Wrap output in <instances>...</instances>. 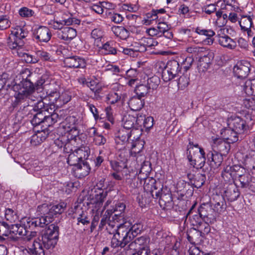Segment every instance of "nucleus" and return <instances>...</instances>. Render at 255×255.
Listing matches in <instances>:
<instances>
[{
    "label": "nucleus",
    "instance_id": "obj_1",
    "mask_svg": "<svg viewBox=\"0 0 255 255\" xmlns=\"http://www.w3.org/2000/svg\"><path fill=\"white\" fill-rule=\"evenodd\" d=\"M22 79L20 83H16L12 87L15 94V100L11 105L14 109L19 107L16 113L17 117L20 118L21 120L24 118L29 120L32 118V115L34 113L33 105L29 102L30 99L32 100L29 93L33 90L34 85L27 77L24 79L22 75Z\"/></svg>",
    "mask_w": 255,
    "mask_h": 255
},
{
    "label": "nucleus",
    "instance_id": "obj_2",
    "mask_svg": "<svg viewBox=\"0 0 255 255\" xmlns=\"http://www.w3.org/2000/svg\"><path fill=\"white\" fill-rule=\"evenodd\" d=\"M28 34V31L24 27L16 26L11 28L10 33L6 39L7 46L10 49L15 51L26 63H36L39 61L38 58L28 53L19 52L24 48Z\"/></svg>",
    "mask_w": 255,
    "mask_h": 255
},
{
    "label": "nucleus",
    "instance_id": "obj_3",
    "mask_svg": "<svg viewBox=\"0 0 255 255\" xmlns=\"http://www.w3.org/2000/svg\"><path fill=\"white\" fill-rule=\"evenodd\" d=\"M142 225L136 223L133 225L129 221L121 224L118 227L116 233L111 240V246L114 248H124L142 230Z\"/></svg>",
    "mask_w": 255,
    "mask_h": 255
},
{
    "label": "nucleus",
    "instance_id": "obj_4",
    "mask_svg": "<svg viewBox=\"0 0 255 255\" xmlns=\"http://www.w3.org/2000/svg\"><path fill=\"white\" fill-rule=\"evenodd\" d=\"M187 158L194 167L197 169L202 168L205 165L206 157L204 149L198 144H193L189 142L187 150Z\"/></svg>",
    "mask_w": 255,
    "mask_h": 255
},
{
    "label": "nucleus",
    "instance_id": "obj_5",
    "mask_svg": "<svg viewBox=\"0 0 255 255\" xmlns=\"http://www.w3.org/2000/svg\"><path fill=\"white\" fill-rule=\"evenodd\" d=\"M59 236V227L54 225H50L41 236V241L46 248L49 249L54 248L57 244Z\"/></svg>",
    "mask_w": 255,
    "mask_h": 255
},
{
    "label": "nucleus",
    "instance_id": "obj_6",
    "mask_svg": "<svg viewBox=\"0 0 255 255\" xmlns=\"http://www.w3.org/2000/svg\"><path fill=\"white\" fill-rule=\"evenodd\" d=\"M150 242V238L146 236H143L137 238L135 240L128 245L127 248L131 250L132 251H137V252H140L143 253V252H146V254L148 255L149 252V243Z\"/></svg>",
    "mask_w": 255,
    "mask_h": 255
},
{
    "label": "nucleus",
    "instance_id": "obj_7",
    "mask_svg": "<svg viewBox=\"0 0 255 255\" xmlns=\"http://www.w3.org/2000/svg\"><path fill=\"white\" fill-rule=\"evenodd\" d=\"M26 229L32 231L37 227H44L50 223V218L40 216L36 218H25L21 221Z\"/></svg>",
    "mask_w": 255,
    "mask_h": 255
},
{
    "label": "nucleus",
    "instance_id": "obj_8",
    "mask_svg": "<svg viewBox=\"0 0 255 255\" xmlns=\"http://www.w3.org/2000/svg\"><path fill=\"white\" fill-rule=\"evenodd\" d=\"M228 125L231 128L236 132L244 134L247 132L249 129V126L246 121L239 117H231L228 120Z\"/></svg>",
    "mask_w": 255,
    "mask_h": 255
},
{
    "label": "nucleus",
    "instance_id": "obj_9",
    "mask_svg": "<svg viewBox=\"0 0 255 255\" xmlns=\"http://www.w3.org/2000/svg\"><path fill=\"white\" fill-rule=\"evenodd\" d=\"M51 36L50 30L46 26H41L33 30V38L37 43H47Z\"/></svg>",
    "mask_w": 255,
    "mask_h": 255
},
{
    "label": "nucleus",
    "instance_id": "obj_10",
    "mask_svg": "<svg viewBox=\"0 0 255 255\" xmlns=\"http://www.w3.org/2000/svg\"><path fill=\"white\" fill-rule=\"evenodd\" d=\"M49 96L51 98L50 101L53 105L57 107L62 106L71 100V96L67 91H63L61 93L56 91L52 92L49 93Z\"/></svg>",
    "mask_w": 255,
    "mask_h": 255
},
{
    "label": "nucleus",
    "instance_id": "obj_11",
    "mask_svg": "<svg viewBox=\"0 0 255 255\" xmlns=\"http://www.w3.org/2000/svg\"><path fill=\"white\" fill-rule=\"evenodd\" d=\"M50 99H51V98L49 94L47 97L38 100L36 104H34V105H33L34 113L41 112L43 113L46 114V112H48L49 114H51L55 106L53 105L51 101L49 103H47L48 101H50Z\"/></svg>",
    "mask_w": 255,
    "mask_h": 255
},
{
    "label": "nucleus",
    "instance_id": "obj_12",
    "mask_svg": "<svg viewBox=\"0 0 255 255\" xmlns=\"http://www.w3.org/2000/svg\"><path fill=\"white\" fill-rule=\"evenodd\" d=\"M64 25H79L81 21L78 18L73 17V14L68 11H62L55 14Z\"/></svg>",
    "mask_w": 255,
    "mask_h": 255
},
{
    "label": "nucleus",
    "instance_id": "obj_13",
    "mask_svg": "<svg viewBox=\"0 0 255 255\" xmlns=\"http://www.w3.org/2000/svg\"><path fill=\"white\" fill-rule=\"evenodd\" d=\"M250 63L247 61L238 62L233 69L235 76L238 78L247 77L250 71Z\"/></svg>",
    "mask_w": 255,
    "mask_h": 255
},
{
    "label": "nucleus",
    "instance_id": "obj_14",
    "mask_svg": "<svg viewBox=\"0 0 255 255\" xmlns=\"http://www.w3.org/2000/svg\"><path fill=\"white\" fill-rule=\"evenodd\" d=\"M97 46L99 47L100 51L104 55H116L118 51H121L119 48V43L113 40L107 41L101 46L97 45Z\"/></svg>",
    "mask_w": 255,
    "mask_h": 255
},
{
    "label": "nucleus",
    "instance_id": "obj_15",
    "mask_svg": "<svg viewBox=\"0 0 255 255\" xmlns=\"http://www.w3.org/2000/svg\"><path fill=\"white\" fill-rule=\"evenodd\" d=\"M198 213L204 221L211 222L215 219V210L209 203L202 204L198 209Z\"/></svg>",
    "mask_w": 255,
    "mask_h": 255
},
{
    "label": "nucleus",
    "instance_id": "obj_16",
    "mask_svg": "<svg viewBox=\"0 0 255 255\" xmlns=\"http://www.w3.org/2000/svg\"><path fill=\"white\" fill-rule=\"evenodd\" d=\"M66 66L69 68H85L87 65L86 60L78 56L67 57L64 61Z\"/></svg>",
    "mask_w": 255,
    "mask_h": 255
},
{
    "label": "nucleus",
    "instance_id": "obj_17",
    "mask_svg": "<svg viewBox=\"0 0 255 255\" xmlns=\"http://www.w3.org/2000/svg\"><path fill=\"white\" fill-rule=\"evenodd\" d=\"M207 162L211 167L216 168L219 167L223 161V157L221 153L213 150L207 154Z\"/></svg>",
    "mask_w": 255,
    "mask_h": 255
},
{
    "label": "nucleus",
    "instance_id": "obj_18",
    "mask_svg": "<svg viewBox=\"0 0 255 255\" xmlns=\"http://www.w3.org/2000/svg\"><path fill=\"white\" fill-rule=\"evenodd\" d=\"M73 218L77 219V225L82 224L83 225H87L90 223L87 213L83 211L79 206H76L74 208Z\"/></svg>",
    "mask_w": 255,
    "mask_h": 255
},
{
    "label": "nucleus",
    "instance_id": "obj_19",
    "mask_svg": "<svg viewBox=\"0 0 255 255\" xmlns=\"http://www.w3.org/2000/svg\"><path fill=\"white\" fill-rule=\"evenodd\" d=\"M140 119L139 117L136 118L131 115L126 116L123 118V127L124 129H131L129 132L132 133L134 130L138 129L137 126L135 125V123L137 125L139 124Z\"/></svg>",
    "mask_w": 255,
    "mask_h": 255
},
{
    "label": "nucleus",
    "instance_id": "obj_20",
    "mask_svg": "<svg viewBox=\"0 0 255 255\" xmlns=\"http://www.w3.org/2000/svg\"><path fill=\"white\" fill-rule=\"evenodd\" d=\"M28 248L31 255H45L46 248L39 237L34 239L32 244L28 246Z\"/></svg>",
    "mask_w": 255,
    "mask_h": 255
},
{
    "label": "nucleus",
    "instance_id": "obj_21",
    "mask_svg": "<svg viewBox=\"0 0 255 255\" xmlns=\"http://www.w3.org/2000/svg\"><path fill=\"white\" fill-rule=\"evenodd\" d=\"M77 36L76 29L71 27H64L58 32V36L61 40L70 42Z\"/></svg>",
    "mask_w": 255,
    "mask_h": 255
},
{
    "label": "nucleus",
    "instance_id": "obj_22",
    "mask_svg": "<svg viewBox=\"0 0 255 255\" xmlns=\"http://www.w3.org/2000/svg\"><path fill=\"white\" fill-rule=\"evenodd\" d=\"M90 165L86 161H81L74 167L76 176L82 178L88 175L90 171Z\"/></svg>",
    "mask_w": 255,
    "mask_h": 255
},
{
    "label": "nucleus",
    "instance_id": "obj_23",
    "mask_svg": "<svg viewBox=\"0 0 255 255\" xmlns=\"http://www.w3.org/2000/svg\"><path fill=\"white\" fill-rule=\"evenodd\" d=\"M107 195V192L104 191L95 195L94 198H93L90 202V204L94 205L93 211L97 210L98 212L99 210H102V209L104 207H103V202Z\"/></svg>",
    "mask_w": 255,
    "mask_h": 255
},
{
    "label": "nucleus",
    "instance_id": "obj_24",
    "mask_svg": "<svg viewBox=\"0 0 255 255\" xmlns=\"http://www.w3.org/2000/svg\"><path fill=\"white\" fill-rule=\"evenodd\" d=\"M144 103V99L137 96L130 98L128 102L129 107L134 111H140L143 108Z\"/></svg>",
    "mask_w": 255,
    "mask_h": 255
},
{
    "label": "nucleus",
    "instance_id": "obj_25",
    "mask_svg": "<svg viewBox=\"0 0 255 255\" xmlns=\"http://www.w3.org/2000/svg\"><path fill=\"white\" fill-rule=\"evenodd\" d=\"M213 57L212 54L209 53L200 58L198 64L199 70L201 71H206L210 67Z\"/></svg>",
    "mask_w": 255,
    "mask_h": 255
},
{
    "label": "nucleus",
    "instance_id": "obj_26",
    "mask_svg": "<svg viewBox=\"0 0 255 255\" xmlns=\"http://www.w3.org/2000/svg\"><path fill=\"white\" fill-rule=\"evenodd\" d=\"M225 196L231 202H233L237 200L240 194L238 188L236 186V185L233 184H230L228 185L227 189L225 191Z\"/></svg>",
    "mask_w": 255,
    "mask_h": 255
},
{
    "label": "nucleus",
    "instance_id": "obj_27",
    "mask_svg": "<svg viewBox=\"0 0 255 255\" xmlns=\"http://www.w3.org/2000/svg\"><path fill=\"white\" fill-rule=\"evenodd\" d=\"M218 42L221 46L229 49H234L237 46L236 42L227 35L219 36Z\"/></svg>",
    "mask_w": 255,
    "mask_h": 255
},
{
    "label": "nucleus",
    "instance_id": "obj_28",
    "mask_svg": "<svg viewBox=\"0 0 255 255\" xmlns=\"http://www.w3.org/2000/svg\"><path fill=\"white\" fill-rule=\"evenodd\" d=\"M48 134L43 130L38 131L32 135L30 138V143L33 146L39 145L47 137Z\"/></svg>",
    "mask_w": 255,
    "mask_h": 255
},
{
    "label": "nucleus",
    "instance_id": "obj_29",
    "mask_svg": "<svg viewBox=\"0 0 255 255\" xmlns=\"http://www.w3.org/2000/svg\"><path fill=\"white\" fill-rule=\"evenodd\" d=\"M222 134L224 139L229 144L236 142L239 140L238 134H239L231 128L225 129Z\"/></svg>",
    "mask_w": 255,
    "mask_h": 255
},
{
    "label": "nucleus",
    "instance_id": "obj_30",
    "mask_svg": "<svg viewBox=\"0 0 255 255\" xmlns=\"http://www.w3.org/2000/svg\"><path fill=\"white\" fill-rule=\"evenodd\" d=\"M65 207L66 205L64 202L60 203L58 204L54 205L52 206L50 205V215H47L46 216L43 217L50 218L51 223L52 221L53 216L54 215H56L57 214H61L64 211Z\"/></svg>",
    "mask_w": 255,
    "mask_h": 255
},
{
    "label": "nucleus",
    "instance_id": "obj_31",
    "mask_svg": "<svg viewBox=\"0 0 255 255\" xmlns=\"http://www.w3.org/2000/svg\"><path fill=\"white\" fill-rule=\"evenodd\" d=\"M253 15H241L240 20L239 21L241 29H248L253 27Z\"/></svg>",
    "mask_w": 255,
    "mask_h": 255
},
{
    "label": "nucleus",
    "instance_id": "obj_32",
    "mask_svg": "<svg viewBox=\"0 0 255 255\" xmlns=\"http://www.w3.org/2000/svg\"><path fill=\"white\" fill-rule=\"evenodd\" d=\"M194 206H192L187 214L186 218L187 219L188 217H189V220L191 225L193 226L196 227L198 228L199 226H201V224H202V223L203 222V221H204V219L199 214H195L191 217L190 216V215L192 212V210L194 208Z\"/></svg>",
    "mask_w": 255,
    "mask_h": 255
},
{
    "label": "nucleus",
    "instance_id": "obj_33",
    "mask_svg": "<svg viewBox=\"0 0 255 255\" xmlns=\"http://www.w3.org/2000/svg\"><path fill=\"white\" fill-rule=\"evenodd\" d=\"M142 182H143V187L144 190L146 192H148L151 191L154 187H156V186L160 185V182H157L156 180L150 177H147L146 178H142Z\"/></svg>",
    "mask_w": 255,
    "mask_h": 255
},
{
    "label": "nucleus",
    "instance_id": "obj_34",
    "mask_svg": "<svg viewBox=\"0 0 255 255\" xmlns=\"http://www.w3.org/2000/svg\"><path fill=\"white\" fill-rule=\"evenodd\" d=\"M112 31L117 37L122 39H126L129 35V31L123 26H114L112 27Z\"/></svg>",
    "mask_w": 255,
    "mask_h": 255
},
{
    "label": "nucleus",
    "instance_id": "obj_35",
    "mask_svg": "<svg viewBox=\"0 0 255 255\" xmlns=\"http://www.w3.org/2000/svg\"><path fill=\"white\" fill-rule=\"evenodd\" d=\"M159 17V15H156V13L154 11V9H153L146 14L145 17L142 20V23L146 25L152 24L154 22L157 23L158 21H160Z\"/></svg>",
    "mask_w": 255,
    "mask_h": 255
},
{
    "label": "nucleus",
    "instance_id": "obj_36",
    "mask_svg": "<svg viewBox=\"0 0 255 255\" xmlns=\"http://www.w3.org/2000/svg\"><path fill=\"white\" fill-rule=\"evenodd\" d=\"M67 121L69 122L73 123V126L69 130V134L71 135L70 139H74L76 140L77 139V137L79 136V130L77 128V127L75 125L77 120L76 118L74 116H70L66 119Z\"/></svg>",
    "mask_w": 255,
    "mask_h": 255
},
{
    "label": "nucleus",
    "instance_id": "obj_37",
    "mask_svg": "<svg viewBox=\"0 0 255 255\" xmlns=\"http://www.w3.org/2000/svg\"><path fill=\"white\" fill-rule=\"evenodd\" d=\"M172 201V198L170 190L167 188H164L162 192H161L160 197L159 199V204L161 205H166L170 204Z\"/></svg>",
    "mask_w": 255,
    "mask_h": 255
},
{
    "label": "nucleus",
    "instance_id": "obj_38",
    "mask_svg": "<svg viewBox=\"0 0 255 255\" xmlns=\"http://www.w3.org/2000/svg\"><path fill=\"white\" fill-rule=\"evenodd\" d=\"M76 155L78 157L81 161H85L89 157L90 150L88 146H81L74 150Z\"/></svg>",
    "mask_w": 255,
    "mask_h": 255
},
{
    "label": "nucleus",
    "instance_id": "obj_39",
    "mask_svg": "<svg viewBox=\"0 0 255 255\" xmlns=\"http://www.w3.org/2000/svg\"><path fill=\"white\" fill-rule=\"evenodd\" d=\"M244 90L247 95L255 96V79L247 80L244 85Z\"/></svg>",
    "mask_w": 255,
    "mask_h": 255
},
{
    "label": "nucleus",
    "instance_id": "obj_40",
    "mask_svg": "<svg viewBox=\"0 0 255 255\" xmlns=\"http://www.w3.org/2000/svg\"><path fill=\"white\" fill-rule=\"evenodd\" d=\"M45 113H43L41 112L33 113L32 115V118L29 119L30 121L31 124L33 126H37L40 124H43V119H44V115Z\"/></svg>",
    "mask_w": 255,
    "mask_h": 255
},
{
    "label": "nucleus",
    "instance_id": "obj_41",
    "mask_svg": "<svg viewBox=\"0 0 255 255\" xmlns=\"http://www.w3.org/2000/svg\"><path fill=\"white\" fill-rule=\"evenodd\" d=\"M86 84L90 90L94 93L96 97L99 96V94L101 92L103 89V87L101 84L95 80H91L90 82H87Z\"/></svg>",
    "mask_w": 255,
    "mask_h": 255
},
{
    "label": "nucleus",
    "instance_id": "obj_42",
    "mask_svg": "<svg viewBox=\"0 0 255 255\" xmlns=\"http://www.w3.org/2000/svg\"><path fill=\"white\" fill-rule=\"evenodd\" d=\"M166 67L168 68V70L174 73L176 76L178 75L181 69L179 62L175 60H172L168 61Z\"/></svg>",
    "mask_w": 255,
    "mask_h": 255
},
{
    "label": "nucleus",
    "instance_id": "obj_43",
    "mask_svg": "<svg viewBox=\"0 0 255 255\" xmlns=\"http://www.w3.org/2000/svg\"><path fill=\"white\" fill-rule=\"evenodd\" d=\"M106 14L108 19L115 23H120L124 20V17L120 13L106 11Z\"/></svg>",
    "mask_w": 255,
    "mask_h": 255
},
{
    "label": "nucleus",
    "instance_id": "obj_44",
    "mask_svg": "<svg viewBox=\"0 0 255 255\" xmlns=\"http://www.w3.org/2000/svg\"><path fill=\"white\" fill-rule=\"evenodd\" d=\"M160 80L159 78L157 76H153L147 80V86L149 90H153L156 89L159 85Z\"/></svg>",
    "mask_w": 255,
    "mask_h": 255
},
{
    "label": "nucleus",
    "instance_id": "obj_45",
    "mask_svg": "<svg viewBox=\"0 0 255 255\" xmlns=\"http://www.w3.org/2000/svg\"><path fill=\"white\" fill-rule=\"evenodd\" d=\"M134 91L137 96L142 98L146 96L150 92L147 85L144 84H140L137 86L134 89Z\"/></svg>",
    "mask_w": 255,
    "mask_h": 255
},
{
    "label": "nucleus",
    "instance_id": "obj_46",
    "mask_svg": "<svg viewBox=\"0 0 255 255\" xmlns=\"http://www.w3.org/2000/svg\"><path fill=\"white\" fill-rule=\"evenodd\" d=\"M222 177L225 182H232L235 176L234 175L232 170L231 166H227L222 172Z\"/></svg>",
    "mask_w": 255,
    "mask_h": 255
},
{
    "label": "nucleus",
    "instance_id": "obj_47",
    "mask_svg": "<svg viewBox=\"0 0 255 255\" xmlns=\"http://www.w3.org/2000/svg\"><path fill=\"white\" fill-rule=\"evenodd\" d=\"M108 205V201H107L106 204L104 205V207L102 209V210H99L98 212L97 210H95L96 211V214L94 216L93 220L92 221L91 225V231L93 232V231L96 228V226L98 225L99 221L100 218V214L105 210L106 206Z\"/></svg>",
    "mask_w": 255,
    "mask_h": 255
},
{
    "label": "nucleus",
    "instance_id": "obj_48",
    "mask_svg": "<svg viewBox=\"0 0 255 255\" xmlns=\"http://www.w3.org/2000/svg\"><path fill=\"white\" fill-rule=\"evenodd\" d=\"M5 218L11 223L15 222L18 219V216L15 211L12 209L7 208L5 210Z\"/></svg>",
    "mask_w": 255,
    "mask_h": 255
},
{
    "label": "nucleus",
    "instance_id": "obj_49",
    "mask_svg": "<svg viewBox=\"0 0 255 255\" xmlns=\"http://www.w3.org/2000/svg\"><path fill=\"white\" fill-rule=\"evenodd\" d=\"M36 55L39 61L40 60L48 61H52L53 60V58L49 53L42 50H37L36 51Z\"/></svg>",
    "mask_w": 255,
    "mask_h": 255
},
{
    "label": "nucleus",
    "instance_id": "obj_50",
    "mask_svg": "<svg viewBox=\"0 0 255 255\" xmlns=\"http://www.w3.org/2000/svg\"><path fill=\"white\" fill-rule=\"evenodd\" d=\"M126 209V205L123 202H118L116 205L114 210V216L117 217L123 218V213Z\"/></svg>",
    "mask_w": 255,
    "mask_h": 255
},
{
    "label": "nucleus",
    "instance_id": "obj_51",
    "mask_svg": "<svg viewBox=\"0 0 255 255\" xmlns=\"http://www.w3.org/2000/svg\"><path fill=\"white\" fill-rule=\"evenodd\" d=\"M20 17L24 18H27L34 16V11L27 7H22L19 9L18 12Z\"/></svg>",
    "mask_w": 255,
    "mask_h": 255
},
{
    "label": "nucleus",
    "instance_id": "obj_52",
    "mask_svg": "<svg viewBox=\"0 0 255 255\" xmlns=\"http://www.w3.org/2000/svg\"><path fill=\"white\" fill-rule=\"evenodd\" d=\"M67 162L69 165L75 167L81 161L74 151L69 154Z\"/></svg>",
    "mask_w": 255,
    "mask_h": 255
},
{
    "label": "nucleus",
    "instance_id": "obj_53",
    "mask_svg": "<svg viewBox=\"0 0 255 255\" xmlns=\"http://www.w3.org/2000/svg\"><path fill=\"white\" fill-rule=\"evenodd\" d=\"M206 178L205 174L198 173L195 177L193 184L195 187L200 188L205 182Z\"/></svg>",
    "mask_w": 255,
    "mask_h": 255
},
{
    "label": "nucleus",
    "instance_id": "obj_54",
    "mask_svg": "<svg viewBox=\"0 0 255 255\" xmlns=\"http://www.w3.org/2000/svg\"><path fill=\"white\" fill-rule=\"evenodd\" d=\"M66 140L67 139H65V137L62 136L55 139L54 141V144L58 148H61L63 146L64 151L66 152H69V151L67 150V148L69 147L70 144L68 143H65Z\"/></svg>",
    "mask_w": 255,
    "mask_h": 255
},
{
    "label": "nucleus",
    "instance_id": "obj_55",
    "mask_svg": "<svg viewBox=\"0 0 255 255\" xmlns=\"http://www.w3.org/2000/svg\"><path fill=\"white\" fill-rule=\"evenodd\" d=\"M121 99V96L117 93L111 92L106 97V101L110 104H114Z\"/></svg>",
    "mask_w": 255,
    "mask_h": 255
},
{
    "label": "nucleus",
    "instance_id": "obj_56",
    "mask_svg": "<svg viewBox=\"0 0 255 255\" xmlns=\"http://www.w3.org/2000/svg\"><path fill=\"white\" fill-rule=\"evenodd\" d=\"M238 176H239V180L241 183V187L242 188H246L248 186V183L251 181V177L249 175L243 174H238Z\"/></svg>",
    "mask_w": 255,
    "mask_h": 255
},
{
    "label": "nucleus",
    "instance_id": "obj_57",
    "mask_svg": "<svg viewBox=\"0 0 255 255\" xmlns=\"http://www.w3.org/2000/svg\"><path fill=\"white\" fill-rule=\"evenodd\" d=\"M164 189L163 186L160 183V185L156 186V187H154L153 189L149 191L148 192L150 193L152 197L154 199H159L160 197L161 192Z\"/></svg>",
    "mask_w": 255,
    "mask_h": 255
},
{
    "label": "nucleus",
    "instance_id": "obj_58",
    "mask_svg": "<svg viewBox=\"0 0 255 255\" xmlns=\"http://www.w3.org/2000/svg\"><path fill=\"white\" fill-rule=\"evenodd\" d=\"M189 83V77L187 75H183L180 77L178 80V86L179 88L183 90L187 86Z\"/></svg>",
    "mask_w": 255,
    "mask_h": 255
},
{
    "label": "nucleus",
    "instance_id": "obj_59",
    "mask_svg": "<svg viewBox=\"0 0 255 255\" xmlns=\"http://www.w3.org/2000/svg\"><path fill=\"white\" fill-rule=\"evenodd\" d=\"M195 32L201 35H204L207 37H212L215 33L211 29H206L202 28L201 27H197L195 29Z\"/></svg>",
    "mask_w": 255,
    "mask_h": 255
},
{
    "label": "nucleus",
    "instance_id": "obj_60",
    "mask_svg": "<svg viewBox=\"0 0 255 255\" xmlns=\"http://www.w3.org/2000/svg\"><path fill=\"white\" fill-rule=\"evenodd\" d=\"M175 77H176V76L175 74L170 71V70H168L166 67L163 70L162 78L164 81L166 82H168L174 79Z\"/></svg>",
    "mask_w": 255,
    "mask_h": 255
},
{
    "label": "nucleus",
    "instance_id": "obj_61",
    "mask_svg": "<svg viewBox=\"0 0 255 255\" xmlns=\"http://www.w3.org/2000/svg\"><path fill=\"white\" fill-rule=\"evenodd\" d=\"M129 187L132 189H135L140 186L142 183L141 177H134L133 178L129 179Z\"/></svg>",
    "mask_w": 255,
    "mask_h": 255
},
{
    "label": "nucleus",
    "instance_id": "obj_62",
    "mask_svg": "<svg viewBox=\"0 0 255 255\" xmlns=\"http://www.w3.org/2000/svg\"><path fill=\"white\" fill-rule=\"evenodd\" d=\"M10 80L9 75L3 73L0 75V91L3 89L4 86L7 84V86H9V81Z\"/></svg>",
    "mask_w": 255,
    "mask_h": 255
},
{
    "label": "nucleus",
    "instance_id": "obj_63",
    "mask_svg": "<svg viewBox=\"0 0 255 255\" xmlns=\"http://www.w3.org/2000/svg\"><path fill=\"white\" fill-rule=\"evenodd\" d=\"M243 104L245 107L248 109L252 110H255V98L250 97L244 99Z\"/></svg>",
    "mask_w": 255,
    "mask_h": 255
},
{
    "label": "nucleus",
    "instance_id": "obj_64",
    "mask_svg": "<svg viewBox=\"0 0 255 255\" xmlns=\"http://www.w3.org/2000/svg\"><path fill=\"white\" fill-rule=\"evenodd\" d=\"M143 147V144L140 141H136L132 145L130 151L131 155L135 156L137 153H139L142 150Z\"/></svg>",
    "mask_w": 255,
    "mask_h": 255
}]
</instances>
